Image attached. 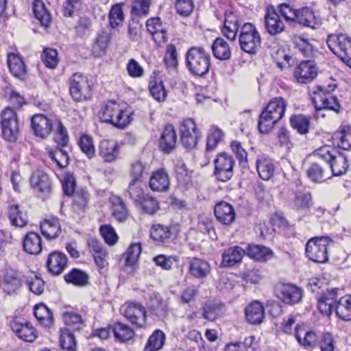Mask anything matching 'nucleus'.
I'll list each match as a JSON object with an SVG mask.
<instances>
[{"label":"nucleus","mask_w":351,"mask_h":351,"mask_svg":"<svg viewBox=\"0 0 351 351\" xmlns=\"http://www.w3.org/2000/svg\"><path fill=\"white\" fill-rule=\"evenodd\" d=\"M333 138L339 148L350 151L351 150V126L350 125H341L334 132Z\"/></svg>","instance_id":"nucleus-31"},{"label":"nucleus","mask_w":351,"mask_h":351,"mask_svg":"<svg viewBox=\"0 0 351 351\" xmlns=\"http://www.w3.org/2000/svg\"><path fill=\"white\" fill-rule=\"evenodd\" d=\"M8 64L12 74L19 78L23 77L26 73V67L21 57L16 53H10Z\"/></svg>","instance_id":"nucleus-42"},{"label":"nucleus","mask_w":351,"mask_h":351,"mask_svg":"<svg viewBox=\"0 0 351 351\" xmlns=\"http://www.w3.org/2000/svg\"><path fill=\"white\" fill-rule=\"evenodd\" d=\"M181 142L187 149H192L197 144L199 132L195 122L192 119L184 120L180 127Z\"/></svg>","instance_id":"nucleus-13"},{"label":"nucleus","mask_w":351,"mask_h":351,"mask_svg":"<svg viewBox=\"0 0 351 351\" xmlns=\"http://www.w3.org/2000/svg\"><path fill=\"white\" fill-rule=\"evenodd\" d=\"M99 154L106 162L114 161L119 154V147L113 141L103 140L99 146Z\"/></svg>","instance_id":"nucleus-29"},{"label":"nucleus","mask_w":351,"mask_h":351,"mask_svg":"<svg viewBox=\"0 0 351 351\" xmlns=\"http://www.w3.org/2000/svg\"><path fill=\"white\" fill-rule=\"evenodd\" d=\"M337 316L344 321H351V295L341 297L336 303Z\"/></svg>","instance_id":"nucleus-44"},{"label":"nucleus","mask_w":351,"mask_h":351,"mask_svg":"<svg viewBox=\"0 0 351 351\" xmlns=\"http://www.w3.org/2000/svg\"><path fill=\"white\" fill-rule=\"evenodd\" d=\"M123 6V3H117L111 8L109 12V25L112 29H116L121 26L125 20Z\"/></svg>","instance_id":"nucleus-51"},{"label":"nucleus","mask_w":351,"mask_h":351,"mask_svg":"<svg viewBox=\"0 0 351 351\" xmlns=\"http://www.w3.org/2000/svg\"><path fill=\"white\" fill-rule=\"evenodd\" d=\"M149 186L154 191H167L170 186L168 173L164 169L153 172L149 178Z\"/></svg>","instance_id":"nucleus-28"},{"label":"nucleus","mask_w":351,"mask_h":351,"mask_svg":"<svg viewBox=\"0 0 351 351\" xmlns=\"http://www.w3.org/2000/svg\"><path fill=\"white\" fill-rule=\"evenodd\" d=\"M146 27L156 44L161 45L167 41V32L162 27L159 18L155 17L147 20Z\"/></svg>","instance_id":"nucleus-27"},{"label":"nucleus","mask_w":351,"mask_h":351,"mask_svg":"<svg viewBox=\"0 0 351 351\" xmlns=\"http://www.w3.org/2000/svg\"><path fill=\"white\" fill-rule=\"evenodd\" d=\"M186 66L194 75H206L210 66V56L202 47H191L186 53Z\"/></svg>","instance_id":"nucleus-4"},{"label":"nucleus","mask_w":351,"mask_h":351,"mask_svg":"<svg viewBox=\"0 0 351 351\" xmlns=\"http://www.w3.org/2000/svg\"><path fill=\"white\" fill-rule=\"evenodd\" d=\"M287 102L282 97L272 99L263 110L258 120V130L263 134L269 133L274 125L282 119Z\"/></svg>","instance_id":"nucleus-3"},{"label":"nucleus","mask_w":351,"mask_h":351,"mask_svg":"<svg viewBox=\"0 0 351 351\" xmlns=\"http://www.w3.org/2000/svg\"><path fill=\"white\" fill-rule=\"evenodd\" d=\"M294 47L300 53L306 57H311L314 53V47L311 41L302 35L295 34L292 38Z\"/></svg>","instance_id":"nucleus-50"},{"label":"nucleus","mask_w":351,"mask_h":351,"mask_svg":"<svg viewBox=\"0 0 351 351\" xmlns=\"http://www.w3.org/2000/svg\"><path fill=\"white\" fill-rule=\"evenodd\" d=\"M213 56L219 60H227L231 57V49L229 44L222 38H217L212 45Z\"/></svg>","instance_id":"nucleus-40"},{"label":"nucleus","mask_w":351,"mask_h":351,"mask_svg":"<svg viewBox=\"0 0 351 351\" xmlns=\"http://www.w3.org/2000/svg\"><path fill=\"white\" fill-rule=\"evenodd\" d=\"M247 254L250 258L258 261H267L273 256L272 251L263 245H250L247 249Z\"/></svg>","instance_id":"nucleus-41"},{"label":"nucleus","mask_w":351,"mask_h":351,"mask_svg":"<svg viewBox=\"0 0 351 351\" xmlns=\"http://www.w3.org/2000/svg\"><path fill=\"white\" fill-rule=\"evenodd\" d=\"M68 263L65 254L54 251L50 253L47 260L48 271L53 275L58 276L62 273Z\"/></svg>","instance_id":"nucleus-21"},{"label":"nucleus","mask_w":351,"mask_h":351,"mask_svg":"<svg viewBox=\"0 0 351 351\" xmlns=\"http://www.w3.org/2000/svg\"><path fill=\"white\" fill-rule=\"evenodd\" d=\"M79 146L81 150L89 158H91L95 155V149L93 138L88 135H83L79 141Z\"/></svg>","instance_id":"nucleus-64"},{"label":"nucleus","mask_w":351,"mask_h":351,"mask_svg":"<svg viewBox=\"0 0 351 351\" xmlns=\"http://www.w3.org/2000/svg\"><path fill=\"white\" fill-rule=\"evenodd\" d=\"M34 315L40 324L45 327H50L53 323L52 312L43 304L35 306Z\"/></svg>","instance_id":"nucleus-53"},{"label":"nucleus","mask_w":351,"mask_h":351,"mask_svg":"<svg viewBox=\"0 0 351 351\" xmlns=\"http://www.w3.org/2000/svg\"><path fill=\"white\" fill-rule=\"evenodd\" d=\"M245 317L252 324H259L265 317V311L263 305L258 301H254L245 307Z\"/></svg>","instance_id":"nucleus-36"},{"label":"nucleus","mask_w":351,"mask_h":351,"mask_svg":"<svg viewBox=\"0 0 351 351\" xmlns=\"http://www.w3.org/2000/svg\"><path fill=\"white\" fill-rule=\"evenodd\" d=\"M274 291L279 299L291 305L298 303L301 300L302 295L300 288L290 283H277Z\"/></svg>","instance_id":"nucleus-12"},{"label":"nucleus","mask_w":351,"mask_h":351,"mask_svg":"<svg viewBox=\"0 0 351 351\" xmlns=\"http://www.w3.org/2000/svg\"><path fill=\"white\" fill-rule=\"evenodd\" d=\"M264 18L265 30L270 35L276 36L285 30V24L273 6L267 8Z\"/></svg>","instance_id":"nucleus-18"},{"label":"nucleus","mask_w":351,"mask_h":351,"mask_svg":"<svg viewBox=\"0 0 351 351\" xmlns=\"http://www.w3.org/2000/svg\"><path fill=\"white\" fill-rule=\"evenodd\" d=\"M256 170L259 177L263 180H269L274 173L275 167L273 160L265 156H260L256 162Z\"/></svg>","instance_id":"nucleus-33"},{"label":"nucleus","mask_w":351,"mask_h":351,"mask_svg":"<svg viewBox=\"0 0 351 351\" xmlns=\"http://www.w3.org/2000/svg\"><path fill=\"white\" fill-rule=\"evenodd\" d=\"M143 181L131 180L128 188V195L136 204L145 195L143 188Z\"/></svg>","instance_id":"nucleus-56"},{"label":"nucleus","mask_w":351,"mask_h":351,"mask_svg":"<svg viewBox=\"0 0 351 351\" xmlns=\"http://www.w3.org/2000/svg\"><path fill=\"white\" fill-rule=\"evenodd\" d=\"M40 228L43 236L48 239H56L61 232L59 220L56 217L43 219L40 221Z\"/></svg>","instance_id":"nucleus-32"},{"label":"nucleus","mask_w":351,"mask_h":351,"mask_svg":"<svg viewBox=\"0 0 351 351\" xmlns=\"http://www.w3.org/2000/svg\"><path fill=\"white\" fill-rule=\"evenodd\" d=\"M123 315L133 324L141 328L146 323V311L142 305L137 303L125 304L121 308Z\"/></svg>","instance_id":"nucleus-15"},{"label":"nucleus","mask_w":351,"mask_h":351,"mask_svg":"<svg viewBox=\"0 0 351 351\" xmlns=\"http://www.w3.org/2000/svg\"><path fill=\"white\" fill-rule=\"evenodd\" d=\"M318 68L314 61L304 60L295 68L294 77L300 84H308L317 75Z\"/></svg>","instance_id":"nucleus-16"},{"label":"nucleus","mask_w":351,"mask_h":351,"mask_svg":"<svg viewBox=\"0 0 351 351\" xmlns=\"http://www.w3.org/2000/svg\"><path fill=\"white\" fill-rule=\"evenodd\" d=\"M215 215L219 222L230 225L235 220V211L233 206L226 202H219L214 209Z\"/></svg>","instance_id":"nucleus-23"},{"label":"nucleus","mask_w":351,"mask_h":351,"mask_svg":"<svg viewBox=\"0 0 351 351\" xmlns=\"http://www.w3.org/2000/svg\"><path fill=\"white\" fill-rule=\"evenodd\" d=\"M290 123L293 128L296 130L300 134H304L308 133L310 125L308 117L302 114L293 115L290 119Z\"/></svg>","instance_id":"nucleus-60"},{"label":"nucleus","mask_w":351,"mask_h":351,"mask_svg":"<svg viewBox=\"0 0 351 351\" xmlns=\"http://www.w3.org/2000/svg\"><path fill=\"white\" fill-rule=\"evenodd\" d=\"M58 53L56 49H46L43 51L41 58L42 61L46 67L51 69H54L58 64Z\"/></svg>","instance_id":"nucleus-61"},{"label":"nucleus","mask_w":351,"mask_h":351,"mask_svg":"<svg viewBox=\"0 0 351 351\" xmlns=\"http://www.w3.org/2000/svg\"><path fill=\"white\" fill-rule=\"evenodd\" d=\"M214 164L213 173L217 180L225 182L232 178L235 162L230 154L226 152L217 154Z\"/></svg>","instance_id":"nucleus-10"},{"label":"nucleus","mask_w":351,"mask_h":351,"mask_svg":"<svg viewBox=\"0 0 351 351\" xmlns=\"http://www.w3.org/2000/svg\"><path fill=\"white\" fill-rule=\"evenodd\" d=\"M171 232L167 226L160 224L153 226L150 230V237L156 241L165 242L170 238Z\"/></svg>","instance_id":"nucleus-59"},{"label":"nucleus","mask_w":351,"mask_h":351,"mask_svg":"<svg viewBox=\"0 0 351 351\" xmlns=\"http://www.w3.org/2000/svg\"><path fill=\"white\" fill-rule=\"evenodd\" d=\"M165 339V333L160 330H156L149 337L143 351L160 350L164 346Z\"/></svg>","instance_id":"nucleus-54"},{"label":"nucleus","mask_w":351,"mask_h":351,"mask_svg":"<svg viewBox=\"0 0 351 351\" xmlns=\"http://www.w3.org/2000/svg\"><path fill=\"white\" fill-rule=\"evenodd\" d=\"M33 12L35 17L40 21L43 26L48 27L50 25L51 23V16L43 1H34Z\"/></svg>","instance_id":"nucleus-43"},{"label":"nucleus","mask_w":351,"mask_h":351,"mask_svg":"<svg viewBox=\"0 0 351 351\" xmlns=\"http://www.w3.org/2000/svg\"><path fill=\"white\" fill-rule=\"evenodd\" d=\"M331 241L327 237L310 239L306 245V254L311 261L324 263L328 260L327 248Z\"/></svg>","instance_id":"nucleus-8"},{"label":"nucleus","mask_w":351,"mask_h":351,"mask_svg":"<svg viewBox=\"0 0 351 351\" xmlns=\"http://www.w3.org/2000/svg\"><path fill=\"white\" fill-rule=\"evenodd\" d=\"M149 89L152 97L158 101H163L167 97V92L162 81L160 77L151 76Z\"/></svg>","instance_id":"nucleus-48"},{"label":"nucleus","mask_w":351,"mask_h":351,"mask_svg":"<svg viewBox=\"0 0 351 351\" xmlns=\"http://www.w3.org/2000/svg\"><path fill=\"white\" fill-rule=\"evenodd\" d=\"M132 111L125 103L109 101L102 107L99 117L102 122L111 123L117 128H124L132 120Z\"/></svg>","instance_id":"nucleus-2"},{"label":"nucleus","mask_w":351,"mask_h":351,"mask_svg":"<svg viewBox=\"0 0 351 351\" xmlns=\"http://www.w3.org/2000/svg\"><path fill=\"white\" fill-rule=\"evenodd\" d=\"M23 249L30 254H38L42 250L41 237L34 232L27 233L23 240Z\"/></svg>","instance_id":"nucleus-39"},{"label":"nucleus","mask_w":351,"mask_h":351,"mask_svg":"<svg viewBox=\"0 0 351 351\" xmlns=\"http://www.w3.org/2000/svg\"><path fill=\"white\" fill-rule=\"evenodd\" d=\"M177 144V135L173 125H167L161 134L160 139V148L166 153L169 154L175 149Z\"/></svg>","instance_id":"nucleus-24"},{"label":"nucleus","mask_w":351,"mask_h":351,"mask_svg":"<svg viewBox=\"0 0 351 351\" xmlns=\"http://www.w3.org/2000/svg\"><path fill=\"white\" fill-rule=\"evenodd\" d=\"M10 327L17 337L24 341L32 342L36 337L35 329L27 322L13 319L10 322Z\"/></svg>","instance_id":"nucleus-22"},{"label":"nucleus","mask_w":351,"mask_h":351,"mask_svg":"<svg viewBox=\"0 0 351 351\" xmlns=\"http://www.w3.org/2000/svg\"><path fill=\"white\" fill-rule=\"evenodd\" d=\"M327 45L330 50L339 59H345L351 52V38L345 34H332L328 36Z\"/></svg>","instance_id":"nucleus-11"},{"label":"nucleus","mask_w":351,"mask_h":351,"mask_svg":"<svg viewBox=\"0 0 351 351\" xmlns=\"http://www.w3.org/2000/svg\"><path fill=\"white\" fill-rule=\"evenodd\" d=\"M311 101L315 109L325 108L335 112L341 111V105L337 98L329 93H325L322 88H319L311 97Z\"/></svg>","instance_id":"nucleus-14"},{"label":"nucleus","mask_w":351,"mask_h":351,"mask_svg":"<svg viewBox=\"0 0 351 351\" xmlns=\"http://www.w3.org/2000/svg\"><path fill=\"white\" fill-rule=\"evenodd\" d=\"M223 132L217 127L212 128L208 132L206 143V151L213 150L222 140Z\"/></svg>","instance_id":"nucleus-62"},{"label":"nucleus","mask_w":351,"mask_h":351,"mask_svg":"<svg viewBox=\"0 0 351 351\" xmlns=\"http://www.w3.org/2000/svg\"><path fill=\"white\" fill-rule=\"evenodd\" d=\"M261 44V38L256 27L250 23H245L241 27L239 34L241 49L245 53L253 54Z\"/></svg>","instance_id":"nucleus-7"},{"label":"nucleus","mask_w":351,"mask_h":351,"mask_svg":"<svg viewBox=\"0 0 351 351\" xmlns=\"http://www.w3.org/2000/svg\"><path fill=\"white\" fill-rule=\"evenodd\" d=\"M31 123L34 133L37 137L45 138L56 130L55 141L57 144L62 147L68 144V133L60 121L47 117L43 114H38L32 117Z\"/></svg>","instance_id":"nucleus-1"},{"label":"nucleus","mask_w":351,"mask_h":351,"mask_svg":"<svg viewBox=\"0 0 351 351\" xmlns=\"http://www.w3.org/2000/svg\"><path fill=\"white\" fill-rule=\"evenodd\" d=\"M69 93L77 102L86 101L92 97V84L88 77L75 73L69 80Z\"/></svg>","instance_id":"nucleus-6"},{"label":"nucleus","mask_w":351,"mask_h":351,"mask_svg":"<svg viewBox=\"0 0 351 351\" xmlns=\"http://www.w3.org/2000/svg\"><path fill=\"white\" fill-rule=\"evenodd\" d=\"M295 23L312 29H318L322 25V19L316 16L308 7L298 8Z\"/></svg>","instance_id":"nucleus-17"},{"label":"nucleus","mask_w":351,"mask_h":351,"mask_svg":"<svg viewBox=\"0 0 351 351\" xmlns=\"http://www.w3.org/2000/svg\"><path fill=\"white\" fill-rule=\"evenodd\" d=\"M23 276L15 270L8 269L4 276L3 289L8 294L15 293L22 285Z\"/></svg>","instance_id":"nucleus-35"},{"label":"nucleus","mask_w":351,"mask_h":351,"mask_svg":"<svg viewBox=\"0 0 351 351\" xmlns=\"http://www.w3.org/2000/svg\"><path fill=\"white\" fill-rule=\"evenodd\" d=\"M314 156L325 161L329 165L332 175L339 176L343 175L348 169L347 159L337 154V151L328 145L322 146L314 151Z\"/></svg>","instance_id":"nucleus-5"},{"label":"nucleus","mask_w":351,"mask_h":351,"mask_svg":"<svg viewBox=\"0 0 351 351\" xmlns=\"http://www.w3.org/2000/svg\"><path fill=\"white\" fill-rule=\"evenodd\" d=\"M295 337L300 345L306 348H313L318 345V335L304 324L295 327Z\"/></svg>","instance_id":"nucleus-19"},{"label":"nucleus","mask_w":351,"mask_h":351,"mask_svg":"<svg viewBox=\"0 0 351 351\" xmlns=\"http://www.w3.org/2000/svg\"><path fill=\"white\" fill-rule=\"evenodd\" d=\"M240 25L239 16L232 12L227 10L224 14L223 27L221 29L223 34L229 40H234L238 33Z\"/></svg>","instance_id":"nucleus-20"},{"label":"nucleus","mask_w":351,"mask_h":351,"mask_svg":"<svg viewBox=\"0 0 351 351\" xmlns=\"http://www.w3.org/2000/svg\"><path fill=\"white\" fill-rule=\"evenodd\" d=\"M48 156L58 167H66L69 163L68 153L62 147H56L54 149H47Z\"/></svg>","instance_id":"nucleus-55"},{"label":"nucleus","mask_w":351,"mask_h":351,"mask_svg":"<svg viewBox=\"0 0 351 351\" xmlns=\"http://www.w3.org/2000/svg\"><path fill=\"white\" fill-rule=\"evenodd\" d=\"M189 266V274L197 278H204L210 271L209 263L202 259L193 258L190 260Z\"/></svg>","instance_id":"nucleus-38"},{"label":"nucleus","mask_w":351,"mask_h":351,"mask_svg":"<svg viewBox=\"0 0 351 351\" xmlns=\"http://www.w3.org/2000/svg\"><path fill=\"white\" fill-rule=\"evenodd\" d=\"M111 33L107 31H103L98 34L93 45L92 49L95 56H101L106 53L111 41Z\"/></svg>","instance_id":"nucleus-46"},{"label":"nucleus","mask_w":351,"mask_h":351,"mask_svg":"<svg viewBox=\"0 0 351 351\" xmlns=\"http://www.w3.org/2000/svg\"><path fill=\"white\" fill-rule=\"evenodd\" d=\"M245 254V250L239 246L230 247L222 254L221 266L231 267L239 263Z\"/></svg>","instance_id":"nucleus-30"},{"label":"nucleus","mask_w":351,"mask_h":351,"mask_svg":"<svg viewBox=\"0 0 351 351\" xmlns=\"http://www.w3.org/2000/svg\"><path fill=\"white\" fill-rule=\"evenodd\" d=\"M308 177L314 182H323L331 177L328 169H324L317 163L312 164L307 170Z\"/></svg>","instance_id":"nucleus-49"},{"label":"nucleus","mask_w":351,"mask_h":351,"mask_svg":"<svg viewBox=\"0 0 351 351\" xmlns=\"http://www.w3.org/2000/svg\"><path fill=\"white\" fill-rule=\"evenodd\" d=\"M112 204L111 211L113 217L119 222L126 221L128 217V210L123 200L117 196L110 199Z\"/></svg>","instance_id":"nucleus-45"},{"label":"nucleus","mask_w":351,"mask_h":351,"mask_svg":"<svg viewBox=\"0 0 351 351\" xmlns=\"http://www.w3.org/2000/svg\"><path fill=\"white\" fill-rule=\"evenodd\" d=\"M30 184L34 189L43 193H49L51 190V181L49 176L39 169L32 173Z\"/></svg>","instance_id":"nucleus-34"},{"label":"nucleus","mask_w":351,"mask_h":351,"mask_svg":"<svg viewBox=\"0 0 351 351\" xmlns=\"http://www.w3.org/2000/svg\"><path fill=\"white\" fill-rule=\"evenodd\" d=\"M141 253V245L139 243H134L130 245L124 254L125 263L128 265H133L137 261Z\"/></svg>","instance_id":"nucleus-63"},{"label":"nucleus","mask_w":351,"mask_h":351,"mask_svg":"<svg viewBox=\"0 0 351 351\" xmlns=\"http://www.w3.org/2000/svg\"><path fill=\"white\" fill-rule=\"evenodd\" d=\"M60 342L63 351H75L76 341L75 337L68 328L61 330Z\"/></svg>","instance_id":"nucleus-57"},{"label":"nucleus","mask_w":351,"mask_h":351,"mask_svg":"<svg viewBox=\"0 0 351 351\" xmlns=\"http://www.w3.org/2000/svg\"><path fill=\"white\" fill-rule=\"evenodd\" d=\"M8 216L12 226L23 228L27 224V212L18 204H10L8 207Z\"/></svg>","instance_id":"nucleus-25"},{"label":"nucleus","mask_w":351,"mask_h":351,"mask_svg":"<svg viewBox=\"0 0 351 351\" xmlns=\"http://www.w3.org/2000/svg\"><path fill=\"white\" fill-rule=\"evenodd\" d=\"M115 339L121 343H125L134 336L133 330L128 326L118 322L112 327Z\"/></svg>","instance_id":"nucleus-52"},{"label":"nucleus","mask_w":351,"mask_h":351,"mask_svg":"<svg viewBox=\"0 0 351 351\" xmlns=\"http://www.w3.org/2000/svg\"><path fill=\"white\" fill-rule=\"evenodd\" d=\"M1 125L3 136L8 141H15L19 134V119L16 112L8 107L1 113Z\"/></svg>","instance_id":"nucleus-9"},{"label":"nucleus","mask_w":351,"mask_h":351,"mask_svg":"<svg viewBox=\"0 0 351 351\" xmlns=\"http://www.w3.org/2000/svg\"><path fill=\"white\" fill-rule=\"evenodd\" d=\"M311 202V195L308 193L297 191L294 193L292 206L295 210H302L308 208Z\"/></svg>","instance_id":"nucleus-58"},{"label":"nucleus","mask_w":351,"mask_h":351,"mask_svg":"<svg viewBox=\"0 0 351 351\" xmlns=\"http://www.w3.org/2000/svg\"><path fill=\"white\" fill-rule=\"evenodd\" d=\"M176 178L180 188L184 190H189L193 186L192 180V172L189 171L186 165L179 162L175 167Z\"/></svg>","instance_id":"nucleus-37"},{"label":"nucleus","mask_w":351,"mask_h":351,"mask_svg":"<svg viewBox=\"0 0 351 351\" xmlns=\"http://www.w3.org/2000/svg\"><path fill=\"white\" fill-rule=\"evenodd\" d=\"M64 280L67 283L73 284L77 287H84L88 284L89 276L84 271L79 269H72L65 274Z\"/></svg>","instance_id":"nucleus-47"},{"label":"nucleus","mask_w":351,"mask_h":351,"mask_svg":"<svg viewBox=\"0 0 351 351\" xmlns=\"http://www.w3.org/2000/svg\"><path fill=\"white\" fill-rule=\"evenodd\" d=\"M337 289L328 290L318 298V309L322 315L329 316L332 314L334 309L333 305L337 297Z\"/></svg>","instance_id":"nucleus-26"}]
</instances>
